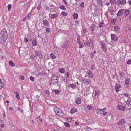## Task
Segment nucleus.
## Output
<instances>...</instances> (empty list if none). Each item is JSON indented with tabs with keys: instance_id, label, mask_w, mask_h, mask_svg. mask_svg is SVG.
Returning a JSON list of instances; mask_svg holds the SVG:
<instances>
[{
	"instance_id": "f257e3e1",
	"label": "nucleus",
	"mask_w": 131,
	"mask_h": 131,
	"mask_svg": "<svg viewBox=\"0 0 131 131\" xmlns=\"http://www.w3.org/2000/svg\"><path fill=\"white\" fill-rule=\"evenodd\" d=\"M54 110L56 115L59 116H62L64 115V113L62 112V110L61 109L58 108L56 107H54Z\"/></svg>"
},
{
	"instance_id": "f03ea898",
	"label": "nucleus",
	"mask_w": 131,
	"mask_h": 131,
	"mask_svg": "<svg viewBox=\"0 0 131 131\" xmlns=\"http://www.w3.org/2000/svg\"><path fill=\"white\" fill-rule=\"evenodd\" d=\"M111 40L113 41H117L118 39L117 36L114 34H111L110 35Z\"/></svg>"
},
{
	"instance_id": "7ed1b4c3",
	"label": "nucleus",
	"mask_w": 131,
	"mask_h": 131,
	"mask_svg": "<svg viewBox=\"0 0 131 131\" xmlns=\"http://www.w3.org/2000/svg\"><path fill=\"white\" fill-rule=\"evenodd\" d=\"M7 38V32L6 31H1L0 34V38Z\"/></svg>"
},
{
	"instance_id": "20e7f679",
	"label": "nucleus",
	"mask_w": 131,
	"mask_h": 131,
	"mask_svg": "<svg viewBox=\"0 0 131 131\" xmlns=\"http://www.w3.org/2000/svg\"><path fill=\"white\" fill-rule=\"evenodd\" d=\"M105 109V108L102 109L97 108L96 111L97 114L101 115L104 112V110Z\"/></svg>"
},
{
	"instance_id": "39448f33",
	"label": "nucleus",
	"mask_w": 131,
	"mask_h": 131,
	"mask_svg": "<svg viewBox=\"0 0 131 131\" xmlns=\"http://www.w3.org/2000/svg\"><path fill=\"white\" fill-rule=\"evenodd\" d=\"M52 83L54 84L57 83L58 82V80L57 79V77L55 75L53 76L51 78Z\"/></svg>"
},
{
	"instance_id": "423d86ee",
	"label": "nucleus",
	"mask_w": 131,
	"mask_h": 131,
	"mask_svg": "<svg viewBox=\"0 0 131 131\" xmlns=\"http://www.w3.org/2000/svg\"><path fill=\"white\" fill-rule=\"evenodd\" d=\"M126 123V121L124 119H122L118 123V124L120 125L123 126Z\"/></svg>"
},
{
	"instance_id": "0eeeda50",
	"label": "nucleus",
	"mask_w": 131,
	"mask_h": 131,
	"mask_svg": "<svg viewBox=\"0 0 131 131\" xmlns=\"http://www.w3.org/2000/svg\"><path fill=\"white\" fill-rule=\"evenodd\" d=\"M118 109L121 111H124L125 109V107L122 105H119L117 106Z\"/></svg>"
},
{
	"instance_id": "6e6552de",
	"label": "nucleus",
	"mask_w": 131,
	"mask_h": 131,
	"mask_svg": "<svg viewBox=\"0 0 131 131\" xmlns=\"http://www.w3.org/2000/svg\"><path fill=\"white\" fill-rule=\"evenodd\" d=\"M7 38H3V37L2 38H0V43L2 44H5V45H7V43L6 41V39Z\"/></svg>"
},
{
	"instance_id": "1a4fd4ad",
	"label": "nucleus",
	"mask_w": 131,
	"mask_h": 131,
	"mask_svg": "<svg viewBox=\"0 0 131 131\" xmlns=\"http://www.w3.org/2000/svg\"><path fill=\"white\" fill-rule=\"evenodd\" d=\"M130 79L129 78H126L125 80V84L127 87L129 86Z\"/></svg>"
},
{
	"instance_id": "9d476101",
	"label": "nucleus",
	"mask_w": 131,
	"mask_h": 131,
	"mask_svg": "<svg viewBox=\"0 0 131 131\" xmlns=\"http://www.w3.org/2000/svg\"><path fill=\"white\" fill-rule=\"evenodd\" d=\"M118 4L121 5H124L126 3V0H118Z\"/></svg>"
},
{
	"instance_id": "9b49d317",
	"label": "nucleus",
	"mask_w": 131,
	"mask_h": 131,
	"mask_svg": "<svg viewBox=\"0 0 131 131\" xmlns=\"http://www.w3.org/2000/svg\"><path fill=\"white\" fill-rule=\"evenodd\" d=\"M124 11V10L123 9H121L119 10L118 12V13L116 15L117 16L119 17L122 15V13H123V12Z\"/></svg>"
},
{
	"instance_id": "f8f14e48",
	"label": "nucleus",
	"mask_w": 131,
	"mask_h": 131,
	"mask_svg": "<svg viewBox=\"0 0 131 131\" xmlns=\"http://www.w3.org/2000/svg\"><path fill=\"white\" fill-rule=\"evenodd\" d=\"M82 80L84 83L87 85H88L90 82V80L88 79H86L85 78L83 79Z\"/></svg>"
},
{
	"instance_id": "ddd939ff",
	"label": "nucleus",
	"mask_w": 131,
	"mask_h": 131,
	"mask_svg": "<svg viewBox=\"0 0 131 131\" xmlns=\"http://www.w3.org/2000/svg\"><path fill=\"white\" fill-rule=\"evenodd\" d=\"M81 102V99L79 97H77L76 98V100L75 101L76 103L78 104H80Z\"/></svg>"
},
{
	"instance_id": "4468645a",
	"label": "nucleus",
	"mask_w": 131,
	"mask_h": 131,
	"mask_svg": "<svg viewBox=\"0 0 131 131\" xmlns=\"http://www.w3.org/2000/svg\"><path fill=\"white\" fill-rule=\"evenodd\" d=\"M120 86V85L119 84L117 83L116 84L115 88L116 90V92H118L119 91V88Z\"/></svg>"
},
{
	"instance_id": "2eb2a0df",
	"label": "nucleus",
	"mask_w": 131,
	"mask_h": 131,
	"mask_svg": "<svg viewBox=\"0 0 131 131\" xmlns=\"http://www.w3.org/2000/svg\"><path fill=\"white\" fill-rule=\"evenodd\" d=\"M87 73L88 74V77L89 78H91L93 77V74L91 71L90 70L88 71Z\"/></svg>"
},
{
	"instance_id": "dca6fc26",
	"label": "nucleus",
	"mask_w": 131,
	"mask_h": 131,
	"mask_svg": "<svg viewBox=\"0 0 131 131\" xmlns=\"http://www.w3.org/2000/svg\"><path fill=\"white\" fill-rule=\"evenodd\" d=\"M100 93V91L98 90H95V94L94 96L95 97L97 96L98 97Z\"/></svg>"
},
{
	"instance_id": "f3484780",
	"label": "nucleus",
	"mask_w": 131,
	"mask_h": 131,
	"mask_svg": "<svg viewBox=\"0 0 131 131\" xmlns=\"http://www.w3.org/2000/svg\"><path fill=\"white\" fill-rule=\"evenodd\" d=\"M43 24L44 25L46 26H47V27H48L49 25V22L48 21L46 20H43Z\"/></svg>"
},
{
	"instance_id": "a211bd4d",
	"label": "nucleus",
	"mask_w": 131,
	"mask_h": 131,
	"mask_svg": "<svg viewBox=\"0 0 131 131\" xmlns=\"http://www.w3.org/2000/svg\"><path fill=\"white\" fill-rule=\"evenodd\" d=\"M89 43L91 45V48L94 49V42L93 41V40L91 39L89 41Z\"/></svg>"
},
{
	"instance_id": "6ab92c4d",
	"label": "nucleus",
	"mask_w": 131,
	"mask_h": 131,
	"mask_svg": "<svg viewBox=\"0 0 131 131\" xmlns=\"http://www.w3.org/2000/svg\"><path fill=\"white\" fill-rule=\"evenodd\" d=\"M69 41L67 40L64 43L63 46L66 48H68L69 45Z\"/></svg>"
},
{
	"instance_id": "aec40b11",
	"label": "nucleus",
	"mask_w": 131,
	"mask_h": 131,
	"mask_svg": "<svg viewBox=\"0 0 131 131\" xmlns=\"http://www.w3.org/2000/svg\"><path fill=\"white\" fill-rule=\"evenodd\" d=\"M58 17V16L57 14V13H56L55 14L52 15L50 17V18L51 19H52Z\"/></svg>"
},
{
	"instance_id": "412c9836",
	"label": "nucleus",
	"mask_w": 131,
	"mask_h": 131,
	"mask_svg": "<svg viewBox=\"0 0 131 131\" xmlns=\"http://www.w3.org/2000/svg\"><path fill=\"white\" fill-rule=\"evenodd\" d=\"M126 103L128 105H131V98L129 97L128 98Z\"/></svg>"
},
{
	"instance_id": "4be33fe9",
	"label": "nucleus",
	"mask_w": 131,
	"mask_h": 131,
	"mask_svg": "<svg viewBox=\"0 0 131 131\" xmlns=\"http://www.w3.org/2000/svg\"><path fill=\"white\" fill-rule=\"evenodd\" d=\"M97 5L100 6H101L103 5L102 1L101 0H97Z\"/></svg>"
},
{
	"instance_id": "5701e85b",
	"label": "nucleus",
	"mask_w": 131,
	"mask_h": 131,
	"mask_svg": "<svg viewBox=\"0 0 131 131\" xmlns=\"http://www.w3.org/2000/svg\"><path fill=\"white\" fill-rule=\"evenodd\" d=\"M37 44V42H36V40L35 39H34L32 42V46H36Z\"/></svg>"
},
{
	"instance_id": "b1692460",
	"label": "nucleus",
	"mask_w": 131,
	"mask_h": 131,
	"mask_svg": "<svg viewBox=\"0 0 131 131\" xmlns=\"http://www.w3.org/2000/svg\"><path fill=\"white\" fill-rule=\"evenodd\" d=\"M77 110L75 108H73L70 111V113L72 114L74 113L75 112H77Z\"/></svg>"
},
{
	"instance_id": "393cba45",
	"label": "nucleus",
	"mask_w": 131,
	"mask_h": 131,
	"mask_svg": "<svg viewBox=\"0 0 131 131\" xmlns=\"http://www.w3.org/2000/svg\"><path fill=\"white\" fill-rule=\"evenodd\" d=\"M123 97L124 98H129V95L128 94L125 93H123Z\"/></svg>"
},
{
	"instance_id": "a878e982",
	"label": "nucleus",
	"mask_w": 131,
	"mask_h": 131,
	"mask_svg": "<svg viewBox=\"0 0 131 131\" xmlns=\"http://www.w3.org/2000/svg\"><path fill=\"white\" fill-rule=\"evenodd\" d=\"M59 72L62 73H64L65 72V70L63 68H60L59 69Z\"/></svg>"
},
{
	"instance_id": "bb28decb",
	"label": "nucleus",
	"mask_w": 131,
	"mask_h": 131,
	"mask_svg": "<svg viewBox=\"0 0 131 131\" xmlns=\"http://www.w3.org/2000/svg\"><path fill=\"white\" fill-rule=\"evenodd\" d=\"M114 30L115 31H118V32H119L120 31V28L117 26H114Z\"/></svg>"
},
{
	"instance_id": "cd10ccee",
	"label": "nucleus",
	"mask_w": 131,
	"mask_h": 131,
	"mask_svg": "<svg viewBox=\"0 0 131 131\" xmlns=\"http://www.w3.org/2000/svg\"><path fill=\"white\" fill-rule=\"evenodd\" d=\"M95 27V25L94 24H92L90 26V28L92 32L94 30Z\"/></svg>"
},
{
	"instance_id": "c85d7f7f",
	"label": "nucleus",
	"mask_w": 131,
	"mask_h": 131,
	"mask_svg": "<svg viewBox=\"0 0 131 131\" xmlns=\"http://www.w3.org/2000/svg\"><path fill=\"white\" fill-rule=\"evenodd\" d=\"M73 18L75 19H77L78 17V15L76 13H74L73 15Z\"/></svg>"
},
{
	"instance_id": "c756f323",
	"label": "nucleus",
	"mask_w": 131,
	"mask_h": 131,
	"mask_svg": "<svg viewBox=\"0 0 131 131\" xmlns=\"http://www.w3.org/2000/svg\"><path fill=\"white\" fill-rule=\"evenodd\" d=\"M96 51H95L94 52L90 53V56L91 58H93L94 55L96 53Z\"/></svg>"
},
{
	"instance_id": "7c9ffc66",
	"label": "nucleus",
	"mask_w": 131,
	"mask_h": 131,
	"mask_svg": "<svg viewBox=\"0 0 131 131\" xmlns=\"http://www.w3.org/2000/svg\"><path fill=\"white\" fill-rule=\"evenodd\" d=\"M87 108L89 110H92L93 109V106L89 105L87 106Z\"/></svg>"
},
{
	"instance_id": "2f4dec72",
	"label": "nucleus",
	"mask_w": 131,
	"mask_h": 131,
	"mask_svg": "<svg viewBox=\"0 0 131 131\" xmlns=\"http://www.w3.org/2000/svg\"><path fill=\"white\" fill-rule=\"evenodd\" d=\"M4 86V84L2 83L1 80L0 79V88H2Z\"/></svg>"
},
{
	"instance_id": "473e14b6",
	"label": "nucleus",
	"mask_w": 131,
	"mask_h": 131,
	"mask_svg": "<svg viewBox=\"0 0 131 131\" xmlns=\"http://www.w3.org/2000/svg\"><path fill=\"white\" fill-rule=\"evenodd\" d=\"M15 94L16 97L17 99L18 100H20V98L19 94L17 92H15Z\"/></svg>"
},
{
	"instance_id": "72a5a7b5",
	"label": "nucleus",
	"mask_w": 131,
	"mask_h": 131,
	"mask_svg": "<svg viewBox=\"0 0 131 131\" xmlns=\"http://www.w3.org/2000/svg\"><path fill=\"white\" fill-rule=\"evenodd\" d=\"M9 63L10 66H14L15 65V64L11 60H10L9 61Z\"/></svg>"
},
{
	"instance_id": "f704fd0d",
	"label": "nucleus",
	"mask_w": 131,
	"mask_h": 131,
	"mask_svg": "<svg viewBox=\"0 0 131 131\" xmlns=\"http://www.w3.org/2000/svg\"><path fill=\"white\" fill-rule=\"evenodd\" d=\"M59 8L63 10H66V8L63 5H61L59 7Z\"/></svg>"
},
{
	"instance_id": "c9c22d12",
	"label": "nucleus",
	"mask_w": 131,
	"mask_h": 131,
	"mask_svg": "<svg viewBox=\"0 0 131 131\" xmlns=\"http://www.w3.org/2000/svg\"><path fill=\"white\" fill-rule=\"evenodd\" d=\"M65 125L67 127H70V125L68 122H65L64 123Z\"/></svg>"
},
{
	"instance_id": "e433bc0d",
	"label": "nucleus",
	"mask_w": 131,
	"mask_h": 131,
	"mask_svg": "<svg viewBox=\"0 0 131 131\" xmlns=\"http://www.w3.org/2000/svg\"><path fill=\"white\" fill-rule=\"evenodd\" d=\"M53 91L55 92V93L56 95H58L60 93L59 91L57 90H54Z\"/></svg>"
},
{
	"instance_id": "4c0bfd02",
	"label": "nucleus",
	"mask_w": 131,
	"mask_h": 131,
	"mask_svg": "<svg viewBox=\"0 0 131 131\" xmlns=\"http://www.w3.org/2000/svg\"><path fill=\"white\" fill-rule=\"evenodd\" d=\"M129 10H127L125 12L124 14L125 16H127L129 14Z\"/></svg>"
},
{
	"instance_id": "58836bf2",
	"label": "nucleus",
	"mask_w": 131,
	"mask_h": 131,
	"mask_svg": "<svg viewBox=\"0 0 131 131\" xmlns=\"http://www.w3.org/2000/svg\"><path fill=\"white\" fill-rule=\"evenodd\" d=\"M41 6V3H40L38 5V7H37V9L38 10H40Z\"/></svg>"
},
{
	"instance_id": "ea45409f",
	"label": "nucleus",
	"mask_w": 131,
	"mask_h": 131,
	"mask_svg": "<svg viewBox=\"0 0 131 131\" xmlns=\"http://www.w3.org/2000/svg\"><path fill=\"white\" fill-rule=\"evenodd\" d=\"M62 15L64 16H65L67 15V13L64 12H62L61 13Z\"/></svg>"
},
{
	"instance_id": "a19ab883",
	"label": "nucleus",
	"mask_w": 131,
	"mask_h": 131,
	"mask_svg": "<svg viewBox=\"0 0 131 131\" xmlns=\"http://www.w3.org/2000/svg\"><path fill=\"white\" fill-rule=\"evenodd\" d=\"M31 16V13H29L27 14V16H26L27 18L28 19H29L30 18V17Z\"/></svg>"
},
{
	"instance_id": "79ce46f5",
	"label": "nucleus",
	"mask_w": 131,
	"mask_h": 131,
	"mask_svg": "<svg viewBox=\"0 0 131 131\" xmlns=\"http://www.w3.org/2000/svg\"><path fill=\"white\" fill-rule=\"evenodd\" d=\"M100 43L101 45V47H104V46H105L104 43L102 41H100Z\"/></svg>"
},
{
	"instance_id": "37998d69",
	"label": "nucleus",
	"mask_w": 131,
	"mask_h": 131,
	"mask_svg": "<svg viewBox=\"0 0 131 131\" xmlns=\"http://www.w3.org/2000/svg\"><path fill=\"white\" fill-rule=\"evenodd\" d=\"M50 56L52 58L54 59L56 57L53 54L51 53L50 54Z\"/></svg>"
},
{
	"instance_id": "c03bdc74",
	"label": "nucleus",
	"mask_w": 131,
	"mask_h": 131,
	"mask_svg": "<svg viewBox=\"0 0 131 131\" xmlns=\"http://www.w3.org/2000/svg\"><path fill=\"white\" fill-rule=\"evenodd\" d=\"M84 47V45L83 44L81 43L79 45V47L80 48H83Z\"/></svg>"
},
{
	"instance_id": "a18cd8bd",
	"label": "nucleus",
	"mask_w": 131,
	"mask_h": 131,
	"mask_svg": "<svg viewBox=\"0 0 131 131\" xmlns=\"http://www.w3.org/2000/svg\"><path fill=\"white\" fill-rule=\"evenodd\" d=\"M50 29L49 28H47L46 29V32L48 33L50 32Z\"/></svg>"
},
{
	"instance_id": "49530a36",
	"label": "nucleus",
	"mask_w": 131,
	"mask_h": 131,
	"mask_svg": "<svg viewBox=\"0 0 131 131\" xmlns=\"http://www.w3.org/2000/svg\"><path fill=\"white\" fill-rule=\"evenodd\" d=\"M11 4H9L8 5V6H7V7L8 9V10L9 11H10V9H11Z\"/></svg>"
},
{
	"instance_id": "de8ad7c7",
	"label": "nucleus",
	"mask_w": 131,
	"mask_h": 131,
	"mask_svg": "<svg viewBox=\"0 0 131 131\" xmlns=\"http://www.w3.org/2000/svg\"><path fill=\"white\" fill-rule=\"evenodd\" d=\"M103 23L102 22L100 23L99 25V27H102L103 26Z\"/></svg>"
},
{
	"instance_id": "09e8293b",
	"label": "nucleus",
	"mask_w": 131,
	"mask_h": 131,
	"mask_svg": "<svg viewBox=\"0 0 131 131\" xmlns=\"http://www.w3.org/2000/svg\"><path fill=\"white\" fill-rule=\"evenodd\" d=\"M127 64H131V60H129L127 62Z\"/></svg>"
},
{
	"instance_id": "8fccbe9b",
	"label": "nucleus",
	"mask_w": 131,
	"mask_h": 131,
	"mask_svg": "<svg viewBox=\"0 0 131 131\" xmlns=\"http://www.w3.org/2000/svg\"><path fill=\"white\" fill-rule=\"evenodd\" d=\"M90 68L92 70H94L95 69V67L94 65H91L90 67Z\"/></svg>"
},
{
	"instance_id": "3c124183",
	"label": "nucleus",
	"mask_w": 131,
	"mask_h": 131,
	"mask_svg": "<svg viewBox=\"0 0 131 131\" xmlns=\"http://www.w3.org/2000/svg\"><path fill=\"white\" fill-rule=\"evenodd\" d=\"M80 6L82 8L84 7V3L83 2H81L80 4Z\"/></svg>"
},
{
	"instance_id": "603ef678",
	"label": "nucleus",
	"mask_w": 131,
	"mask_h": 131,
	"mask_svg": "<svg viewBox=\"0 0 131 131\" xmlns=\"http://www.w3.org/2000/svg\"><path fill=\"white\" fill-rule=\"evenodd\" d=\"M44 92L46 94H49V92L48 90H45Z\"/></svg>"
},
{
	"instance_id": "864d4df0",
	"label": "nucleus",
	"mask_w": 131,
	"mask_h": 131,
	"mask_svg": "<svg viewBox=\"0 0 131 131\" xmlns=\"http://www.w3.org/2000/svg\"><path fill=\"white\" fill-rule=\"evenodd\" d=\"M85 131H92V129L90 128L89 127L86 129Z\"/></svg>"
},
{
	"instance_id": "5fc2aeb1",
	"label": "nucleus",
	"mask_w": 131,
	"mask_h": 131,
	"mask_svg": "<svg viewBox=\"0 0 131 131\" xmlns=\"http://www.w3.org/2000/svg\"><path fill=\"white\" fill-rule=\"evenodd\" d=\"M30 79L32 81H33L34 80V78L32 76H31L30 77Z\"/></svg>"
},
{
	"instance_id": "6e6d98bb",
	"label": "nucleus",
	"mask_w": 131,
	"mask_h": 131,
	"mask_svg": "<svg viewBox=\"0 0 131 131\" xmlns=\"http://www.w3.org/2000/svg\"><path fill=\"white\" fill-rule=\"evenodd\" d=\"M69 86H70L72 87L73 88H75V86L74 84H71L70 85H69Z\"/></svg>"
},
{
	"instance_id": "4d7b16f0",
	"label": "nucleus",
	"mask_w": 131,
	"mask_h": 131,
	"mask_svg": "<svg viewBox=\"0 0 131 131\" xmlns=\"http://www.w3.org/2000/svg\"><path fill=\"white\" fill-rule=\"evenodd\" d=\"M108 10L110 13H112L114 12V10L112 9H110V10Z\"/></svg>"
},
{
	"instance_id": "13d9d810",
	"label": "nucleus",
	"mask_w": 131,
	"mask_h": 131,
	"mask_svg": "<svg viewBox=\"0 0 131 131\" xmlns=\"http://www.w3.org/2000/svg\"><path fill=\"white\" fill-rule=\"evenodd\" d=\"M24 40L25 42L26 43L28 41V39L27 38H25L24 39Z\"/></svg>"
},
{
	"instance_id": "bf43d9fd",
	"label": "nucleus",
	"mask_w": 131,
	"mask_h": 131,
	"mask_svg": "<svg viewBox=\"0 0 131 131\" xmlns=\"http://www.w3.org/2000/svg\"><path fill=\"white\" fill-rule=\"evenodd\" d=\"M83 33L84 34H86L87 31L86 30L84 29H83Z\"/></svg>"
},
{
	"instance_id": "052dcab7",
	"label": "nucleus",
	"mask_w": 131,
	"mask_h": 131,
	"mask_svg": "<svg viewBox=\"0 0 131 131\" xmlns=\"http://www.w3.org/2000/svg\"><path fill=\"white\" fill-rule=\"evenodd\" d=\"M110 2L111 4H113L115 2V0H110Z\"/></svg>"
},
{
	"instance_id": "680f3d73",
	"label": "nucleus",
	"mask_w": 131,
	"mask_h": 131,
	"mask_svg": "<svg viewBox=\"0 0 131 131\" xmlns=\"http://www.w3.org/2000/svg\"><path fill=\"white\" fill-rule=\"evenodd\" d=\"M20 79L21 80H23L25 79V78L23 76H21L20 77Z\"/></svg>"
},
{
	"instance_id": "e2e57ef3",
	"label": "nucleus",
	"mask_w": 131,
	"mask_h": 131,
	"mask_svg": "<svg viewBox=\"0 0 131 131\" xmlns=\"http://www.w3.org/2000/svg\"><path fill=\"white\" fill-rule=\"evenodd\" d=\"M45 9L46 10L48 11L49 10V7L48 6H46L45 7Z\"/></svg>"
},
{
	"instance_id": "0e129e2a",
	"label": "nucleus",
	"mask_w": 131,
	"mask_h": 131,
	"mask_svg": "<svg viewBox=\"0 0 131 131\" xmlns=\"http://www.w3.org/2000/svg\"><path fill=\"white\" fill-rule=\"evenodd\" d=\"M89 43V42H86L84 43V45L86 46V45H88Z\"/></svg>"
},
{
	"instance_id": "69168bd1",
	"label": "nucleus",
	"mask_w": 131,
	"mask_h": 131,
	"mask_svg": "<svg viewBox=\"0 0 131 131\" xmlns=\"http://www.w3.org/2000/svg\"><path fill=\"white\" fill-rule=\"evenodd\" d=\"M18 110L19 111H20L22 113H23V110L22 109H21L19 108H18Z\"/></svg>"
},
{
	"instance_id": "338daca9",
	"label": "nucleus",
	"mask_w": 131,
	"mask_h": 131,
	"mask_svg": "<svg viewBox=\"0 0 131 131\" xmlns=\"http://www.w3.org/2000/svg\"><path fill=\"white\" fill-rule=\"evenodd\" d=\"M107 113V112H104L103 113V115L105 116Z\"/></svg>"
},
{
	"instance_id": "774afa93",
	"label": "nucleus",
	"mask_w": 131,
	"mask_h": 131,
	"mask_svg": "<svg viewBox=\"0 0 131 131\" xmlns=\"http://www.w3.org/2000/svg\"><path fill=\"white\" fill-rule=\"evenodd\" d=\"M27 18L26 16H25L23 19V21H25L26 20V18Z\"/></svg>"
}]
</instances>
